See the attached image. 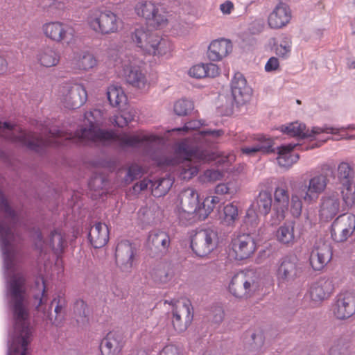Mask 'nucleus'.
<instances>
[{
	"label": "nucleus",
	"instance_id": "nucleus-1",
	"mask_svg": "<svg viewBox=\"0 0 355 355\" xmlns=\"http://www.w3.org/2000/svg\"><path fill=\"white\" fill-rule=\"evenodd\" d=\"M5 138L13 143H19L29 150L36 153H42L46 146H59L64 145L63 132L60 130H50L47 138L44 139L40 135L32 132L20 130L19 135L9 133Z\"/></svg>",
	"mask_w": 355,
	"mask_h": 355
},
{
	"label": "nucleus",
	"instance_id": "nucleus-2",
	"mask_svg": "<svg viewBox=\"0 0 355 355\" xmlns=\"http://www.w3.org/2000/svg\"><path fill=\"white\" fill-rule=\"evenodd\" d=\"M176 151L184 156L178 171L180 178L185 180H189L196 175L201 163L210 159L206 150L190 146L187 141L180 142Z\"/></svg>",
	"mask_w": 355,
	"mask_h": 355
},
{
	"label": "nucleus",
	"instance_id": "nucleus-3",
	"mask_svg": "<svg viewBox=\"0 0 355 355\" xmlns=\"http://www.w3.org/2000/svg\"><path fill=\"white\" fill-rule=\"evenodd\" d=\"M85 124L87 128H80L75 132V136L82 141L94 143H107L115 138V133L112 130H105L98 128L101 123V111L95 109L86 112L84 114Z\"/></svg>",
	"mask_w": 355,
	"mask_h": 355
},
{
	"label": "nucleus",
	"instance_id": "nucleus-4",
	"mask_svg": "<svg viewBox=\"0 0 355 355\" xmlns=\"http://www.w3.org/2000/svg\"><path fill=\"white\" fill-rule=\"evenodd\" d=\"M87 21L92 30L103 35L116 33L123 26V21L118 15L107 8L90 10Z\"/></svg>",
	"mask_w": 355,
	"mask_h": 355
},
{
	"label": "nucleus",
	"instance_id": "nucleus-5",
	"mask_svg": "<svg viewBox=\"0 0 355 355\" xmlns=\"http://www.w3.org/2000/svg\"><path fill=\"white\" fill-rule=\"evenodd\" d=\"M12 319L17 336L13 338L7 355H27L28 346L33 338L30 315H12Z\"/></svg>",
	"mask_w": 355,
	"mask_h": 355
},
{
	"label": "nucleus",
	"instance_id": "nucleus-6",
	"mask_svg": "<svg viewBox=\"0 0 355 355\" xmlns=\"http://www.w3.org/2000/svg\"><path fill=\"white\" fill-rule=\"evenodd\" d=\"M304 273V266L295 255H287L278 261L275 272L277 286H292Z\"/></svg>",
	"mask_w": 355,
	"mask_h": 355
},
{
	"label": "nucleus",
	"instance_id": "nucleus-7",
	"mask_svg": "<svg viewBox=\"0 0 355 355\" xmlns=\"http://www.w3.org/2000/svg\"><path fill=\"white\" fill-rule=\"evenodd\" d=\"M260 281L259 276L253 270L241 272L232 278L229 291L237 298H248L259 290Z\"/></svg>",
	"mask_w": 355,
	"mask_h": 355
},
{
	"label": "nucleus",
	"instance_id": "nucleus-8",
	"mask_svg": "<svg viewBox=\"0 0 355 355\" xmlns=\"http://www.w3.org/2000/svg\"><path fill=\"white\" fill-rule=\"evenodd\" d=\"M219 243L217 229L205 228L197 231L191 236V248L198 257H203L215 250Z\"/></svg>",
	"mask_w": 355,
	"mask_h": 355
},
{
	"label": "nucleus",
	"instance_id": "nucleus-9",
	"mask_svg": "<svg viewBox=\"0 0 355 355\" xmlns=\"http://www.w3.org/2000/svg\"><path fill=\"white\" fill-rule=\"evenodd\" d=\"M139 17L144 18L153 27H159L167 24V15L165 9L159 4L152 1H139L135 7Z\"/></svg>",
	"mask_w": 355,
	"mask_h": 355
},
{
	"label": "nucleus",
	"instance_id": "nucleus-10",
	"mask_svg": "<svg viewBox=\"0 0 355 355\" xmlns=\"http://www.w3.org/2000/svg\"><path fill=\"white\" fill-rule=\"evenodd\" d=\"M15 238L13 226L5 220H0V248L4 267L8 270H12L15 266V250L12 243Z\"/></svg>",
	"mask_w": 355,
	"mask_h": 355
},
{
	"label": "nucleus",
	"instance_id": "nucleus-11",
	"mask_svg": "<svg viewBox=\"0 0 355 355\" xmlns=\"http://www.w3.org/2000/svg\"><path fill=\"white\" fill-rule=\"evenodd\" d=\"M42 31L47 38L57 43L70 44L75 41L73 28L58 21L44 23Z\"/></svg>",
	"mask_w": 355,
	"mask_h": 355
},
{
	"label": "nucleus",
	"instance_id": "nucleus-12",
	"mask_svg": "<svg viewBox=\"0 0 355 355\" xmlns=\"http://www.w3.org/2000/svg\"><path fill=\"white\" fill-rule=\"evenodd\" d=\"M329 182L327 173H317L309 179L308 184L299 187V194L305 202L311 204L325 191Z\"/></svg>",
	"mask_w": 355,
	"mask_h": 355
},
{
	"label": "nucleus",
	"instance_id": "nucleus-13",
	"mask_svg": "<svg viewBox=\"0 0 355 355\" xmlns=\"http://www.w3.org/2000/svg\"><path fill=\"white\" fill-rule=\"evenodd\" d=\"M62 101L70 109H76L83 105L87 99L86 89L78 83H66L60 87Z\"/></svg>",
	"mask_w": 355,
	"mask_h": 355
},
{
	"label": "nucleus",
	"instance_id": "nucleus-14",
	"mask_svg": "<svg viewBox=\"0 0 355 355\" xmlns=\"http://www.w3.org/2000/svg\"><path fill=\"white\" fill-rule=\"evenodd\" d=\"M355 231V215L341 214L331 225V236L337 243L344 242Z\"/></svg>",
	"mask_w": 355,
	"mask_h": 355
},
{
	"label": "nucleus",
	"instance_id": "nucleus-15",
	"mask_svg": "<svg viewBox=\"0 0 355 355\" xmlns=\"http://www.w3.org/2000/svg\"><path fill=\"white\" fill-rule=\"evenodd\" d=\"M279 129L283 133L290 137H295L300 139L310 138L311 140L320 133H334V129L327 125L313 127L311 130H306V125L298 121L283 125Z\"/></svg>",
	"mask_w": 355,
	"mask_h": 355
},
{
	"label": "nucleus",
	"instance_id": "nucleus-16",
	"mask_svg": "<svg viewBox=\"0 0 355 355\" xmlns=\"http://www.w3.org/2000/svg\"><path fill=\"white\" fill-rule=\"evenodd\" d=\"M180 207L182 209H187V211H198L199 217L203 216V218L207 217L212 211V207L205 209L206 202L209 201V198H205L202 205L199 202V196L198 192L192 189L188 188L184 190L180 197Z\"/></svg>",
	"mask_w": 355,
	"mask_h": 355
},
{
	"label": "nucleus",
	"instance_id": "nucleus-17",
	"mask_svg": "<svg viewBox=\"0 0 355 355\" xmlns=\"http://www.w3.org/2000/svg\"><path fill=\"white\" fill-rule=\"evenodd\" d=\"M193 318V308L189 301L178 302L172 310V324L175 330L182 332L190 325Z\"/></svg>",
	"mask_w": 355,
	"mask_h": 355
},
{
	"label": "nucleus",
	"instance_id": "nucleus-18",
	"mask_svg": "<svg viewBox=\"0 0 355 355\" xmlns=\"http://www.w3.org/2000/svg\"><path fill=\"white\" fill-rule=\"evenodd\" d=\"M136 254L135 245L127 240L119 242L115 251L116 262L122 272H130Z\"/></svg>",
	"mask_w": 355,
	"mask_h": 355
},
{
	"label": "nucleus",
	"instance_id": "nucleus-19",
	"mask_svg": "<svg viewBox=\"0 0 355 355\" xmlns=\"http://www.w3.org/2000/svg\"><path fill=\"white\" fill-rule=\"evenodd\" d=\"M232 248L236 259L243 260L250 257L257 249L254 238L250 233L239 234L232 239Z\"/></svg>",
	"mask_w": 355,
	"mask_h": 355
},
{
	"label": "nucleus",
	"instance_id": "nucleus-20",
	"mask_svg": "<svg viewBox=\"0 0 355 355\" xmlns=\"http://www.w3.org/2000/svg\"><path fill=\"white\" fill-rule=\"evenodd\" d=\"M321 144L315 143L311 145H299L298 144H289L287 145H282L277 148V154L278 157L277 158L278 164L281 167H284L285 168H289L291 167L295 163H296L299 159L300 156L297 153H293V150L296 146H300L301 150H307L309 149H313L314 148H317L320 146Z\"/></svg>",
	"mask_w": 355,
	"mask_h": 355
},
{
	"label": "nucleus",
	"instance_id": "nucleus-21",
	"mask_svg": "<svg viewBox=\"0 0 355 355\" xmlns=\"http://www.w3.org/2000/svg\"><path fill=\"white\" fill-rule=\"evenodd\" d=\"M334 291L332 281L322 277L313 282L308 290V295L313 306L328 299Z\"/></svg>",
	"mask_w": 355,
	"mask_h": 355
},
{
	"label": "nucleus",
	"instance_id": "nucleus-22",
	"mask_svg": "<svg viewBox=\"0 0 355 355\" xmlns=\"http://www.w3.org/2000/svg\"><path fill=\"white\" fill-rule=\"evenodd\" d=\"M231 92L234 103L238 107L248 102L252 95V89L247 85L243 75L239 72L234 74L231 82Z\"/></svg>",
	"mask_w": 355,
	"mask_h": 355
},
{
	"label": "nucleus",
	"instance_id": "nucleus-23",
	"mask_svg": "<svg viewBox=\"0 0 355 355\" xmlns=\"http://www.w3.org/2000/svg\"><path fill=\"white\" fill-rule=\"evenodd\" d=\"M331 246L324 243H315L309 257L310 265L314 270H322L331 259Z\"/></svg>",
	"mask_w": 355,
	"mask_h": 355
},
{
	"label": "nucleus",
	"instance_id": "nucleus-24",
	"mask_svg": "<svg viewBox=\"0 0 355 355\" xmlns=\"http://www.w3.org/2000/svg\"><path fill=\"white\" fill-rule=\"evenodd\" d=\"M355 313V294L342 293L338 295L334 307V315L340 320L351 317Z\"/></svg>",
	"mask_w": 355,
	"mask_h": 355
},
{
	"label": "nucleus",
	"instance_id": "nucleus-25",
	"mask_svg": "<svg viewBox=\"0 0 355 355\" xmlns=\"http://www.w3.org/2000/svg\"><path fill=\"white\" fill-rule=\"evenodd\" d=\"M340 202L338 193L331 192L323 196L320 200V216L324 220H331L339 212Z\"/></svg>",
	"mask_w": 355,
	"mask_h": 355
},
{
	"label": "nucleus",
	"instance_id": "nucleus-26",
	"mask_svg": "<svg viewBox=\"0 0 355 355\" xmlns=\"http://www.w3.org/2000/svg\"><path fill=\"white\" fill-rule=\"evenodd\" d=\"M148 245L158 256H164L171 245L170 236L164 231L153 230L150 232L148 237Z\"/></svg>",
	"mask_w": 355,
	"mask_h": 355
},
{
	"label": "nucleus",
	"instance_id": "nucleus-27",
	"mask_svg": "<svg viewBox=\"0 0 355 355\" xmlns=\"http://www.w3.org/2000/svg\"><path fill=\"white\" fill-rule=\"evenodd\" d=\"M159 137L150 135H144L141 137L139 136H119L115 133L114 139L107 142L102 143L103 145H110L114 142H119L122 146L128 147H144L147 148L155 142H157Z\"/></svg>",
	"mask_w": 355,
	"mask_h": 355
},
{
	"label": "nucleus",
	"instance_id": "nucleus-28",
	"mask_svg": "<svg viewBox=\"0 0 355 355\" xmlns=\"http://www.w3.org/2000/svg\"><path fill=\"white\" fill-rule=\"evenodd\" d=\"M122 75L128 84L137 88L144 87L146 83V76L140 68L129 59L122 62Z\"/></svg>",
	"mask_w": 355,
	"mask_h": 355
},
{
	"label": "nucleus",
	"instance_id": "nucleus-29",
	"mask_svg": "<svg viewBox=\"0 0 355 355\" xmlns=\"http://www.w3.org/2000/svg\"><path fill=\"white\" fill-rule=\"evenodd\" d=\"M284 1H279L268 18V23L270 28L277 29L286 26L291 19V11Z\"/></svg>",
	"mask_w": 355,
	"mask_h": 355
},
{
	"label": "nucleus",
	"instance_id": "nucleus-30",
	"mask_svg": "<svg viewBox=\"0 0 355 355\" xmlns=\"http://www.w3.org/2000/svg\"><path fill=\"white\" fill-rule=\"evenodd\" d=\"M124 345L122 333L118 331H110L101 340L100 349L101 353L107 355H118Z\"/></svg>",
	"mask_w": 355,
	"mask_h": 355
},
{
	"label": "nucleus",
	"instance_id": "nucleus-31",
	"mask_svg": "<svg viewBox=\"0 0 355 355\" xmlns=\"http://www.w3.org/2000/svg\"><path fill=\"white\" fill-rule=\"evenodd\" d=\"M87 239L94 248H101L109 241V230L105 223L95 222L88 228Z\"/></svg>",
	"mask_w": 355,
	"mask_h": 355
},
{
	"label": "nucleus",
	"instance_id": "nucleus-32",
	"mask_svg": "<svg viewBox=\"0 0 355 355\" xmlns=\"http://www.w3.org/2000/svg\"><path fill=\"white\" fill-rule=\"evenodd\" d=\"M295 222L289 220L280 225L276 232L277 241L286 247L293 246L300 237L295 233Z\"/></svg>",
	"mask_w": 355,
	"mask_h": 355
},
{
	"label": "nucleus",
	"instance_id": "nucleus-33",
	"mask_svg": "<svg viewBox=\"0 0 355 355\" xmlns=\"http://www.w3.org/2000/svg\"><path fill=\"white\" fill-rule=\"evenodd\" d=\"M290 202V195L286 185L277 187L274 191L273 209L278 217L284 219L288 211Z\"/></svg>",
	"mask_w": 355,
	"mask_h": 355
},
{
	"label": "nucleus",
	"instance_id": "nucleus-34",
	"mask_svg": "<svg viewBox=\"0 0 355 355\" xmlns=\"http://www.w3.org/2000/svg\"><path fill=\"white\" fill-rule=\"evenodd\" d=\"M36 60L41 66L44 67H55L60 62V54L54 46H43L37 50Z\"/></svg>",
	"mask_w": 355,
	"mask_h": 355
},
{
	"label": "nucleus",
	"instance_id": "nucleus-35",
	"mask_svg": "<svg viewBox=\"0 0 355 355\" xmlns=\"http://www.w3.org/2000/svg\"><path fill=\"white\" fill-rule=\"evenodd\" d=\"M232 51L231 43L225 39L213 41L209 46L207 57L211 61H220Z\"/></svg>",
	"mask_w": 355,
	"mask_h": 355
},
{
	"label": "nucleus",
	"instance_id": "nucleus-36",
	"mask_svg": "<svg viewBox=\"0 0 355 355\" xmlns=\"http://www.w3.org/2000/svg\"><path fill=\"white\" fill-rule=\"evenodd\" d=\"M150 274L156 284H164L173 278V270L169 263L159 262L152 268Z\"/></svg>",
	"mask_w": 355,
	"mask_h": 355
},
{
	"label": "nucleus",
	"instance_id": "nucleus-37",
	"mask_svg": "<svg viewBox=\"0 0 355 355\" xmlns=\"http://www.w3.org/2000/svg\"><path fill=\"white\" fill-rule=\"evenodd\" d=\"M155 36V34L141 26L136 28L131 33L133 42L145 53H147L148 47L152 44V40H153Z\"/></svg>",
	"mask_w": 355,
	"mask_h": 355
},
{
	"label": "nucleus",
	"instance_id": "nucleus-38",
	"mask_svg": "<svg viewBox=\"0 0 355 355\" xmlns=\"http://www.w3.org/2000/svg\"><path fill=\"white\" fill-rule=\"evenodd\" d=\"M272 205V194L269 190H261L251 204L250 207L261 215L266 216L271 210Z\"/></svg>",
	"mask_w": 355,
	"mask_h": 355
},
{
	"label": "nucleus",
	"instance_id": "nucleus-39",
	"mask_svg": "<svg viewBox=\"0 0 355 355\" xmlns=\"http://www.w3.org/2000/svg\"><path fill=\"white\" fill-rule=\"evenodd\" d=\"M258 143L252 146L244 147L242 148V152L246 155H252L257 152H261L263 153H269L274 152L273 141L270 138H266L265 136H258Z\"/></svg>",
	"mask_w": 355,
	"mask_h": 355
},
{
	"label": "nucleus",
	"instance_id": "nucleus-40",
	"mask_svg": "<svg viewBox=\"0 0 355 355\" xmlns=\"http://www.w3.org/2000/svg\"><path fill=\"white\" fill-rule=\"evenodd\" d=\"M354 176V169L349 163L342 162L338 164L337 178L341 186L349 187V184H353Z\"/></svg>",
	"mask_w": 355,
	"mask_h": 355
},
{
	"label": "nucleus",
	"instance_id": "nucleus-41",
	"mask_svg": "<svg viewBox=\"0 0 355 355\" xmlns=\"http://www.w3.org/2000/svg\"><path fill=\"white\" fill-rule=\"evenodd\" d=\"M173 184V180L170 176L158 178L151 182L152 194L159 198L165 196Z\"/></svg>",
	"mask_w": 355,
	"mask_h": 355
},
{
	"label": "nucleus",
	"instance_id": "nucleus-42",
	"mask_svg": "<svg viewBox=\"0 0 355 355\" xmlns=\"http://www.w3.org/2000/svg\"><path fill=\"white\" fill-rule=\"evenodd\" d=\"M107 96L110 104L112 107H120L121 104L125 103L126 96L121 87L110 85L107 89Z\"/></svg>",
	"mask_w": 355,
	"mask_h": 355
},
{
	"label": "nucleus",
	"instance_id": "nucleus-43",
	"mask_svg": "<svg viewBox=\"0 0 355 355\" xmlns=\"http://www.w3.org/2000/svg\"><path fill=\"white\" fill-rule=\"evenodd\" d=\"M170 50L169 42L164 39H160L158 35H155L152 40V44L148 47L147 54L162 56L166 55Z\"/></svg>",
	"mask_w": 355,
	"mask_h": 355
},
{
	"label": "nucleus",
	"instance_id": "nucleus-44",
	"mask_svg": "<svg viewBox=\"0 0 355 355\" xmlns=\"http://www.w3.org/2000/svg\"><path fill=\"white\" fill-rule=\"evenodd\" d=\"M49 244L53 251L57 255L61 254L67 246V241L64 235L58 230H54L51 232L49 236Z\"/></svg>",
	"mask_w": 355,
	"mask_h": 355
},
{
	"label": "nucleus",
	"instance_id": "nucleus-45",
	"mask_svg": "<svg viewBox=\"0 0 355 355\" xmlns=\"http://www.w3.org/2000/svg\"><path fill=\"white\" fill-rule=\"evenodd\" d=\"M239 218L238 207L233 202L229 203L223 207L220 214L221 222L226 225H232Z\"/></svg>",
	"mask_w": 355,
	"mask_h": 355
},
{
	"label": "nucleus",
	"instance_id": "nucleus-46",
	"mask_svg": "<svg viewBox=\"0 0 355 355\" xmlns=\"http://www.w3.org/2000/svg\"><path fill=\"white\" fill-rule=\"evenodd\" d=\"M73 313L78 323L85 324L88 322V310L86 303L83 300L75 302Z\"/></svg>",
	"mask_w": 355,
	"mask_h": 355
},
{
	"label": "nucleus",
	"instance_id": "nucleus-47",
	"mask_svg": "<svg viewBox=\"0 0 355 355\" xmlns=\"http://www.w3.org/2000/svg\"><path fill=\"white\" fill-rule=\"evenodd\" d=\"M259 213L252 207H249L246 211L244 223L250 233H254L259 224Z\"/></svg>",
	"mask_w": 355,
	"mask_h": 355
},
{
	"label": "nucleus",
	"instance_id": "nucleus-48",
	"mask_svg": "<svg viewBox=\"0 0 355 355\" xmlns=\"http://www.w3.org/2000/svg\"><path fill=\"white\" fill-rule=\"evenodd\" d=\"M194 108L193 101L182 98L175 102L174 112L178 116H186L191 112Z\"/></svg>",
	"mask_w": 355,
	"mask_h": 355
},
{
	"label": "nucleus",
	"instance_id": "nucleus-49",
	"mask_svg": "<svg viewBox=\"0 0 355 355\" xmlns=\"http://www.w3.org/2000/svg\"><path fill=\"white\" fill-rule=\"evenodd\" d=\"M144 173L143 168L137 164H131L127 168L126 175L124 177V181L126 184H130L134 180L140 178Z\"/></svg>",
	"mask_w": 355,
	"mask_h": 355
},
{
	"label": "nucleus",
	"instance_id": "nucleus-50",
	"mask_svg": "<svg viewBox=\"0 0 355 355\" xmlns=\"http://www.w3.org/2000/svg\"><path fill=\"white\" fill-rule=\"evenodd\" d=\"M303 200L299 194V189L296 193H293L291 198V213L295 218L300 216L302 211V201Z\"/></svg>",
	"mask_w": 355,
	"mask_h": 355
},
{
	"label": "nucleus",
	"instance_id": "nucleus-51",
	"mask_svg": "<svg viewBox=\"0 0 355 355\" xmlns=\"http://www.w3.org/2000/svg\"><path fill=\"white\" fill-rule=\"evenodd\" d=\"M0 209L6 214L7 218L15 221L17 218V212L10 205L7 198L0 189Z\"/></svg>",
	"mask_w": 355,
	"mask_h": 355
},
{
	"label": "nucleus",
	"instance_id": "nucleus-52",
	"mask_svg": "<svg viewBox=\"0 0 355 355\" xmlns=\"http://www.w3.org/2000/svg\"><path fill=\"white\" fill-rule=\"evenodd\" d=\"M199 216L198 211H187V209H182L181 208L178 210V217L179 223L182 225L187 226L195 222V218Z\"/></svg>",
	"mask_w": 355,
	"mask_h": 355
},
{
	"label": "nucleus",
	"instance_id": "nucleus-53",
	"mask_svg": "<svg viewBox=\"0 0 355 355\" xmlns=\"http://www.w3.org/2000/svg\"><path fill=\"white\" fill-rule=\"evenodd\" d=\"M35 284L37 290L39 291V293L35 295V298L39 300L37 306H40L46 300V285L44 277L41 276L37 277Z\"/></svg>",
	"mask_w": 355,
	"mask_h": 355
},
{
	"label": "nucleus",
	"instance_id": "nucleus-54",
	"mask_svg": "<svg viewBox=\"0 0 355 355\" xmlns=\"http://www.w3.org/2000/svg\"><path fill=\"white\" fill-rule=\"evenodd\" d=\"M96 60L94 56L89 53H85L80 58L78 65L80 69L89 70L96 64Z\"/></svg>",
	"mask_w": 355,
	"mask_h": 355
},
{
	"label": "nucleus",
	"instance_id": "nucleus-55",
	"mask_svg": "<svg viewBox=\"0 0 355 355\" xmlns=\"http://www.w3.org/2000/svg\"><path fill=\"white\" fill-rule=\"evenodd\" d=\"M291 51V41L288 37H284L280 44L275 48L276 54L281 58H286Z\"/></svg>",
	"mask_w": 355,
	"mask_h": 355
},
{
	"label": "nucleus",
	"instance_id": "nucleus-56",
	"mask_svg": "<svg viewBox=\"0 0 355 355\" xmlns=\"http://www.w3.org/2000/svg\"><path fill=\"white\" fill-rule=\"evenodd\" d=\"M190 76L200 79L206 77L205 64H198L193 66L189 71Z\"/></svg>",
	"mask_w": 355,
	"mask_h": 355
},
{
	"label": "nucleus",
	"instance_id": "nucleus-57",
	"mask_svg": "<svg viewBox=\"0 0 355 355\" xmlns=\"http://www.w3.org/2000/svg\"><path fill=\"white\" fill-rule=\"evenodd\" d=\"M53 305H55L54 312L55 313V317L60 316L65 309V299L60 295L54 297L51 302V307Z\"/></svg>",
	"mask_w": 355,
	"mask_h": 355
},
{
	"label": "nucleus",
	"instance_id": "nucleus-58",
	"mask_svg": "<svg viewBox=\"0 0 355 355\" xmlns=\"http://www.w3.org/2000/svg\"><path fill=\"white\" fill-rule=\"evenodd\" d=\"M329 355H347V346L343 340H338L330 348Z\"/></svg>",
	"mask_w": 355,
	"mask_h": 355
},
{
	"label": "nucleus",
	"instance_id": "nucleus-59",
	"mask_svg": "<svg viewBox=\"0 0 355 355\" xmlns=\"http://www.w3.org/2000/svg\"><path fill=\"white\" fill-rule=\"evenodd\" d=\"M159 355H182V352L177 346L170 345L164 347Z\"/></svg>",
	"mask_w": 355,
	"mask_h": 355
},
{
	"label": "nucleus",
	"instance_id": "nucleus-60",
	"mask_svg": "<svg viewBox=\"0 0 355 355\" xmlns=\"http://www.w3.org/2000/svg\"><path fill=\"white\" fill-rule=\"evenodd\" d=\"M215 193L217 195L232 194L234 190L230 187L229 184H218L215 188Z\"/></svg>",
	"mask_w": 355,
	"mask_h": 355
},
{
	"label": "nucleus",
	"instance_id": "nucleus-61",
	"mask_svg": "<svg viewBox=\"0 0 355 355\" xmlns=\"http://www.w3.org/2000/svg\"><path fill=\"white\" fill-rule=\"evenodd\" d=\"M206 77L214 78L219 75L220 71L218 67L214 63L205 64Z\"/></svg>",
	"mask_w": 355,
	"mask_h": 355
},
{
	"label": "nucleus",
	"instance_id": "nucleus-62",
	"mask_svg": "<svg viewBox=\"0 0 355 355\" xmlns=\"http://www.w3.org/2000/svg\"><path fill=\"white\" fill-rule=\"evenodd\" d=\"M279 66V63L278 59L275 57H271L265 65V70L267 72H270L277 69Z\"/></svg>",
	"mask_w": 355,
	"mask_h": 355
},
{
	"label": "nucleus",
	"instance_id": "nucleus-63",
	"mask_svg": "<svg viewBox=\"0 0 355 355\" xmlns=\"http://www.w3.org/2000/svg\"><path fill=\"white\" fill-rule=\"evenodd\" d=\"M153 180L144 179L143 180L140 181L139 182L136 183L133 186V190L135 192H140L141 191H144L146 189L149 184L151 185V182Z\"/></svg>",
	"mask_w": 355,
	"mask_h": 355
},
{
	"label": "nucleus",
	"instance_id": "nucleus-64",
	"mask_svg": "<svg viewBox=\"0 0 355 355\" xmlns=\"http://www.w3.org/2000/svg\"><path fill=\"white\" fill-rule=\"evenodd\" d=\"M214 312V316H213V320L216 323H220L223 321L224 318V311L220 306H217L214 309L213 311Z\"/></svg>",
	"mask_w": 355,
	"mask_h": 355
}]
</instances>
